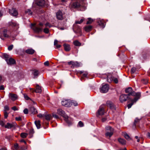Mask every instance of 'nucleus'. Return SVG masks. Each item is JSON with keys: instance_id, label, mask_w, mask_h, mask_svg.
<instances>
[{"instance_id": "nucleus-1", "label": "nucleus", "mask_w": 150, "mask_h": 150, "mask_svg": "<svg viewBox=\"0 0 150 150\" xmlns=\"http://www.w3.org/2000/svg\"><path fill=\"white\" fill-rule=\"evenodd\" d=\"M125 92L126 93H128L127 95L128 96L130 95L135 96L134 98H139L140 97L141 94L139 92L136 93L134 91H133L132 88L131 87H129L127 88L125 90Z\"/></svg>"}, {"instance_id": "nucleus-2", "label": "nucleus", "mask_w": 150, "mask_h": 150, "mask_svg": "<svg viewBox=\"0 0 150 150\" xmlns=\"http://www.w3.org/2000/svg\"><path fill=\"white\" fill-rule=\"evenodd\" d=\"M43 26V24L40 23L37 26H35V24H32L31 25V28L35 32L39 33L42 31Z\"/></svg>"}, {"instance_id": "nucleus-3", "label": "nucleus", "mask_w": 150, "mask_h": 150, "mask_svg": "<svg viewBox=\"0 0 150 150\" xmlns=\"http://www.w3.org/2000/svg\"><path fill=\"white\" fill-rule=\"evenodd\" d=\"M106 133L105 135L106 137H110L113 135L114 129L110 126H107L105 127Z\"/></svg>"}, {"instance_id": "nucleus-4", "label": "nucleus", "mask_w": 150, "mask_h": 150, "mask_svg": "<svg viewBox=\"0 0 150 150\" xmlns=\"http://www.w3.org/2000/svg\"><path fill=\"white\" fill-rule=\"evenodd\" d=\"M106 76L107 77V81L108 82L110 83L112 81H113L116 83H118V79L117 78H114L112 77L111 74H108L107 75H106Z\"/></svg>"}, {"instance_id": "nucleus-5", "label": "nucleus", "mask_w": 150, "mask_h": 150, "mask_svg": "<svg viewBox=\"0 0 150 150\" xmlns=\"http://www.w3.org/2000/svg\"><path fill=\"white\" fill-rule=\"evenodd\" d=\"M83 0H75V1L71 5L72 8H78L83 3Z\"/></svg>"}, {"instance_id": "nucleus-6", "label": "nucleus", "mask_w": 150, "mask_h": 150, "mask_svg": "<svg viewBox=\"0 0 150 150\" xmlns=\"http://www.w3.org/2000/svg\"><path fill=\"white\" fill-rule=\"evenodd\" d=\"M109 88V86L107 84L103 83L102 85V87L100 88V91L102 93H106L108 91Z\"/></svg>"}, {"instance_id": "nucleus-7", "label": "nucleus", "mask_w": 150, "mask_h": 150, "mask_svg": "<svg viewBox=\"0 0 150 150\" xmlns=\"http://www.w3.org/2000/svg\"><path fill=\"white\" fill-rule=\"evenodd\" d=\"M57 113L63 117L65 119V120L68 123V116L65 114V112L61 109H59L57 110Z\"/></svg>"}, {"instance_id": "nucleus-8", "label": "nucleus", "mask_w": 150, "mask_h": 150, "mask_svg": "<svg viewBox=\"0 0 150 150\" xmlns=\"http://www.w3.org/2000/svg\"><path fill=\"white\" fill-rule=\"evenodd\" d=\"M68 64L69 65H71V67L72 68L79 67L81 64V63L77 61H70L68 62Z\"/></svg>"}, {"instance_id": "nucleus-9", "label": "nucleus", "mask_w": 150, "mask_h": 150, "mask_svg": "<svg viewBox=\"0 0 150 150\" xmlns=\"http://www.w3.org/2000/svg\"><path fill=\"white\" fill-rule=\"evenodd\" d=\"M62 105L65 107H69L71 106V101L69 100H63L61 102Z\"/></svg>"}, {"instance_id": "nucleus-10", "label": "nucleus", "mask_w": 150, "mask_h": 150, "mask_svg": "<svg viewBox=\"0 0 150 150\" xmlns=\"http://www.w3.org/2000/svg\"><path fill=\"white\" fill-rule=\"evenodd\" d=\"M64 13L61 11L59 10L56 13L57 18L59 20H62L64 18Z\"/></svg>"}, {"instance_id": "nucleus-11", "label": "nucleus", "mask_w": 150, "mask_h": 150, "mask_svg": "<svg viewBox=\"0 0 150 150\" xmlns=\"http://www.w3.org/2000/svg\"><path fill=\"white\" fill-rule=\"evenodd\" d=\"M128 98L129 100L131 99L128 95L125 94L122 95L120 97V100L121 103L126 101Z\"/></svg>"}, {"instance_id": "nucleus-12", "label": "nucleus", "mask_w": 150, "mask_h": 150, "mask_svg": "<svg viewBox=\"0 0 150 150\" xmlns=\"http://www.w3.org/2000/svg\"><path fill=\"white\" fill-rule=\"evenodd\" d=\"M30 89L32 92H35L37 93H41L42 92L41 87L38 84L36 85V90L33 88H30Z\"/></svg>"}, {"instance_id": "nucleus-13", "label": "nucleus", "mask_w": 150, "mask_h": 150, "mask_svg": "<svg viewBox=\"0 0 150 150\" xmlns=\"http://www.w3.org/2000/svg\"><path fill=\"white\" fill-rule=\"evenodd\" d=\"M8 97L9 98L13 101H15L18 99L17 95L12 93H9Z\"/></svg>"}, {"instance_id": "nucleus-14", "label": "nucleus", "mask_w": 150, "mask_h": 150, "mask_svg": "<svg viewBox=\"0 0 150 150\" xmlns=\"http://www.w3.org/2000/svg\"><path fill=\"white\" fill-rule=\"evenodd\" d=\"M107 104L108 106L112 111L115 110V107L114 105L111 102L108 101L107 102Z\"/></svg>"}, {"instance_id": "nucleus-15", "label": "nucleus", "mask_w": 150, "mask_h": 150, "mask_svg": "<svg viewBox=\"0 0 150 150\" xmlns=\"http://www.w3.org/2000/svg\"><path fill=\"white\" fill-rule=\"evenodd\" d=\"M139 98H134L133 99H130V100L132 102L131 103L129 104L128 105L127 107L128 109L131 108L132 106V105L133 104L136 102L138 100V99Z\"/></svg>"}, {"instance_id": "nucleus-16", "label": "nucleus", "mask_w": 150, "mask_h": 150, "mask_svg": "<svg viewBox=\"0 0 150 150\" xmlns=\"http://www.w3.org/2000/svg\"><path fill=\"white\" fill-rule=\"evenodd\" d=\"M7 30L4 28H1L0 29V33L3 35L4 37H7L8 35L7 34Z\"/></svg>"}, {"instance_id": "nucleus-17", "label": "nucleus", "mask_w": 150, "mask_h": 150, "mask_svg": "<svg viewBox=\"0 0 150 150\" xmlns=\"http://www.w3.org/2000/svg\"><path fill=\"white\" fill-rule=\"evenodd\" d=\"M17 125V124L15 123H8L5 126L6 128H11L12 127H15Z\"/></svg>"}, {"instance_id": "nucleus-18", "label": "nucleus", "mask_w": 150, "mask_h": 150, "mask_svg": "<svg viewBox=\"0 0 150 150\" xmlns=\"http://www.w3.org/2000/svg\"><path fill=\"white\" fill-rule=\"evenodd\" d=\"M6 61L9 65L13 64L15 63V61L12 58L5 59Z\"/></svg>"}, {"instance_id": "nucleus-19", "label": "nucleus", "mask_w": 150, "mask_h": 150, "mask_svg": "<svg viewBox=\"0 0 150 150\" xmlns=\"http://www.w3.org/2000/svg\"><path fill=\"white\" fill-rule=\"evenodd\" d=\"M104 113V108L102 106H100L98 110L97 115H103Z\"/></svg>"}, {"instance_id": "nucleus-20", "label": "nucleus", "mask_w": 150, "mask_h": 150, "mask_svg": "<svg viewBox=\"0 0 150 150\" xmlns=\"http://www.w3.org/2000/svg\"><path fill=\"white\" fill-rule=\"evenodd\" d=\"M9 13L13 16H16L18 15L17 11L14 8L11 9H9Z\"/></svg>"}, {"instance_id": "nucleus-21", "label": "nucleus", "mask_w": 150, "mask_h": 150, "mask_svg": "<svg viewBox=\"0 0 150 150\" xmlns=\"http://www.w3.org/2000/svg\"><path fill=\"white\" fill-rule=\"evenodd\" d=\"M35 51L32 48L28 49L25 50V52L28 54H32L34 53Z\"/></svg>"}, {"instance_id": "nucleus-22", "label": "nucleus", "mask_w": 150, "mask_h": 150, "mask_svg": "<svg viewBox=\"0 0 150 150\" xmlns=\"http://www.w3.org/2000/svg\"><path fill=\"white\" fill-rule=\"evenodd\" d=\"M37 4L38 5L42 6L45 4V1L44 0H38Z\"/></svg>"}, {"instance_id": "nucleus-23", "label": "nucleus", "mask_w": 150, "mask_h": 150, "mask_svg": "<svg viewBox=\"0 0 150 150\" xmlns=\"http://www.w3.org/2000/svg\"><path fill=\"white\" fill-rule=\"evenodd\" d=\"M29 110L31 113L33 114H36L37 113V110L34 107H31L30 108Z\"/></svg>"}, {"instance_id": "nucleus-24", "label": "nucleus", "mask_w": 150, "mask_h": 150, "mask_svg": "<svg viewBox=\"0 0 150 150\" xmlns=\"http://www.w3.org/2000/svg\"><path fill=\"white\" fill-rule=\"evenodd\" d=\"M98 23L99 25H100L101 27L104 28L105 27V24L104 21L102 20H100L98 21Z\"/></svg>"}, {"instance_id": "nucleus-25", "label": "nucleus", "mask_w": 150, "mask_h": 150, "mask_svg": "<svg viewBox=\"0 0 150 150\" xmlns=\"http://www.w3.org/2000/svg\"><path fill=\"white\" fill-rule=\"evenodd\" d=\"M92 28V26L91 25H88L85 26L84 28V29L86 32H89L91 30Z\"/></svg>"}, {"instance_id": "nucleus-26", "label": "nucleus", "mask_w": 150, "mask_h": 150, "mask_svg": "<svg viewBox=\"0 0 150 150\" xmlns=\"http://www.w3.org/2000/svg\"><path fill=\"white\" fill-rule=\"evenodd\" d=\"M35 124L38 129H40V121L39 120H36L35 121Z\"/></svg>"}, {"instance_id": "nucleus-27", "label": "nucleus", "mask_w": 150, "mask_h": 150, "mask_svg": "<svg viewBox=\"0 0 150 150\" xmlns=\"http://www.w3.org/2000/svg\"><path fill=\"white\" fill-rule=\"evenodd\" d=\"M64 46L65 50L66 51H69L70 49V47L69 45L65 44L64 45Z\"/></svg>"}, {"instance_id": "nucleus-28", "label": "nucleus", "mask_w": 150, "mask_h": 150, "mask_svg": "<svg viewBox=\"0 0 150 150\" xmlns=\"http://www.w3.org/2000/svg\"><path fill=\"white\" fill-rule=\"evenodd\" d=\"M118 141L120 144L122 145L126 144V141L124 139L120 138L118 139Z\"/></svg>"}, {"instance_id": "nucleus-29", "label": "nucleus", "mask_w": 150, "mask_h": 150, "mask_svg": "<svg viewBox=\"0 0 150 150\" xmlns=\"http://www.w3.org/2000/svg\"><path fill=\"white\" fill-rule=\"evenodd\" d=\"M74 45L77 46H80L81 45V43L78 40H75L73 42Z\"/></svg>"}, {"instance_id": "nucleus-30", "label": "nucleus", "mask_w": 150, "mask_h": 150, "mask_svg": "<svg viewBox=\"0 0 150 150\" xmlns=\"http://www.w3.org/2000/svg\"><path fill=\"white\" fill-rule=\"evenodd\" d=\"M20 135L22 138H25L27 137L28 135V134L27 133L23 132L21 133Z\"/></svg>"}, {"instance_id": "nucleus-31", "label": "nucleus", "mask_w": 150, "mask_h": 150, "mask_svg": "<svg viewBox=\"0 0 150 150\" xmlns=\"http://www.w3.org/2000/svg\"><path fill=\"white\" fill-rule=\"evenodd\" d=\"M124 135L125 138L127 140H129L131 139V138L126 133H124Z\"/></svg>"}, {"instance_id": "nucleus-32", "label": "nucleus", "mask_w": 150, "mask_h": 150, "mask_svg": "<svg viewBox=\"0 0 150 150\" xmlns=\"http://www.w3.org/2000/svg\"><path fill=\"white\" fill-rule=\"evenodd\" d=\"M88 21L86 23L87 24H90L93 21V20L90 18H88Z\"/></svg>"}, {"instance_id": "nucleus-33", "label": "nucleus", "mask_w": 150, "mask_h": 150, "mask_svg": "<svg viewBox=\"0 0 150 150\" xmlns=\"http://www.w3.org/2000/svg\"><path fill=\"white\" fill-rule=\"evenodd\" d=\"M45 119L47 120H49L51 119V116L50 115H45Z\"/></svg>"}, {"instance_id": "nucleus-34", "label": "nucleus", "mask_w": 150, "mask_h": 150, "mask_svg": "<svg viewBox=\"0 0 150 150\" xmlns=\"http://www.w3.org/2000/svg\"><path fill=\"white\" fill-rule=\"evenodd\" d=\"M13 147L16 150H18V149L19 148V145L17 143H15L14 144Z\"/></svg>"}, {"instance_id": "nucleus-35", "label": "nucleus", "mask_w": 150, "mask_h": 150, "mask_svg": "<svg viewBox=\"0 0 150 150\" xmlns=\"http://www.w3.org/2000/svg\"><path fill=\"white\" fill-rule=\"evenodd\" d=\"M71 105H73L75 106L78 105V103L76 101L72 100L71 101Z\"/></svg>"}, {"instance_id": "nucleus-36", "label": "nucleus", "mask_w": 150, "mask_h": 150, "mask_svg": "<svg viewBox=\"0 0 150 150\" xmlns=\"http://www.w3.org/2000/svg\"><path fill=\"white\" fill-rule=\"evenodd\" d=\"M84 20V19L83 18L81 19L80 21H75V23L76 24H80L81 23H82L83 21Z\"/></svg>"}, {"instance_id": "nucleus-37", "label": "nucleus", "mask_w": 150, "mask_h": 150, "mask_svg": "<svg viewBox=\"0 0 150 150\" xmlns=\"http://www.w3.org/2000/svg\"><path fill=\"white\" fill-rule=\"evenodd\" d=\"M136 69L135 67H133L131 69V72L132 74H134L136 71Z\"/></svg>"}, {"instance_id": "nucleus-38", "label": "nucleus", "mask_w": 150, "mask_h": 150, "mask_svg": "<svg viewBox=\"0 0 150 150\" xmlns=\"http://www.w3.org/2000/svg\"><path fill=\"white\" fill-rule=\"evenodd\" d=\"M38 70H35L33 73V75L35 77L37 76L38 75Z\"/></svg>"}, {"instance_id": "nucleus-39", "label": "nucleus", "mask_w": 150, "mask_h": 150, "mask_svg": "<svg viewBox=\"0 0 150 150\" xmlns=\"http://www.w3.org/2000/svg\"><path fill=\"white\" fill-rule=\"evenodd\" d=\"M9 110V108L8 106H6L4 107V112L5 111L7 112V111H8Z\"/></svg>"}, {"instance_id": "nucleus-40", "label": "nucleus", "mask_w": 150, "mask_h": 150, "mask_svg": "<svg viewBox=\"0 0 150 150\" xmlns=\"http://www.w3.org/2000/svg\"><path fill=\"white\" fill-rule=\"evenodd\" d=\"M20 148L21 150H26L27 149V146H22Z\"/></svg>"}, {"instance_id": "nucleus-41", "label": "nucleus", "mask_w": 150, "mask_h": 150, "mask_svg": "<svg viewBox=\"0 0 150 150\" xmlns=\"http://www.w3.org/2000/svg\"><path fill=\"white\" fill-rule=\"evenodd\" d=\"M44 32L45 33L47 34L49 33V30L47 28H45L43 30Z\"/></svg>"}, {"instance_id": "nucleus-42", "label": "nucleus", "mask_w": 150, "mask_h": 150, "mask_svg": "<svg viewBox=\"0 0 150 150\" xmlns=\"http://www.w3.org/2000/svg\"><path fill=\"white\" fill-rule=\"evenodd\" d=\"M78 125L81 127H83V124L81 121H80L79 122Z\"/></svg>"}, {"instance_id": "nucleus-43", "label": "nucleus", "mask_w": 150, "mask_h": 150, "mask_svg": "<svg viewBox=\"0 0 150 150\" xmlns=\"http://www.w3.org/2000/svg\"><path fill=\"white\" fill-rule=\"evenodd\" d=\"M25 12L27 13H28L29 15H31L32 14L31 11V10L29 9H28L27 11H26Z\"/></svg>"}, {"instance_id": "nucleus-44", "label": "nucleus", "mask_w": 150, "mask_h": 150, "mask_svg": "<svg viewBox=\"0 0 150 150\" xmlns=\"http://www.w3.org/2000/svg\"><path fill=\"white\" fill-rule=\"evenodd\" d=\"M3 56L5 58V59H8L9 55H8L7 54H4L3 55Z\"/></svg>"}, {"instance_id": "nucleus-45", "label": "nucleus", "mask_w": 150, "mask_h": 150, "mask_svg": "<svg viewBox=\"0 0 150 150\" xmlns=\"http://www.w3.org/2000/svg\"><path fill=\"white\" fill-rule=\"evenodd\" d=\"M88 74V73L86 71H84V72L83 74V76L84 77H86Z\"/></svg>"}, {"instance_id": "nucleus-46", "label": "nucleus", "mask_w": 150, "mask_h": 150, "mask_svg": "<svg viewBox=\"0 0 150 150\" xmlns=\"http://www.w3.org/2000/svg\"><path fill=\"white\" fill-rule=\"evenodd\" d=\"M13 47V45H11L10 46H9L8 47V50L10 51L12 50Z\"/></svg>"}, {"instance_id": "nucleus-47", "label": "nucleus", "mask_w": 150, "mask_h": 150, "mask_svg": "<svg viewBox=\"0 0 150 150\" xmlns=\"http://www.w3.org/2000/svg\"><path fill=\"white\" fill-rule=\"evenodd\" d=\"M4 112V116L5 118H6L8 116V113L7 112L5 111Z\"/></svg>"}, {"instance_id": "nucleus-48", "label": "nucleus", "mask_w": 150, "mask_h": 150, "mask_svg": "<svg viewBox=\"0 0 150 150\" xmlns=\"http://www.w3.org/2000/svg\"><path fill=\"white\" fill-rule=\"evenodd\" d=\"M38 117L40 118H42L43 117H45V115H42L41 114H39L37 115Z\"/></svg>"}, {"instance_id": "nucleus-49", "label": "nucleus", "mask_w": 150, "mask_h": 150, "mask_svg": "<svg viewBox=\"0 0 150 150\" xmlns=\"http://www.w3.org/2000/svg\"><path fill=\"white\" fill-rule=\"evenodd\" d=\"M15 119L16 120L18 121L21 120L22 119L21 117H16L15 118Z\"/></svg>"}, {"instance_id": "nucleus-50", "label": "nucleus", "mask_w": 150, "mask_h": 150, "mask_svg": "<svg viewBox=\"0 0 150 150\" xmlns=\"http://www.w3.org/2000/svg\"><path fill=\"white\" fill-rule=\"evenodd\" d=\"M52 116L53 117L56 118H59V117L55 113H53L52 114Z\"/></svg>"}, {"instance_id": "nucleus-51", "label": "nucleus", "mask_w": 150, "mask_h": 150, "mask_svg": "<svg viewBox=\"0 0 150 150\" xmlns=\"http://www.w3.org/2000/svg\"><path fill=\"white\" fill-rule=\"evenodd\" d=\"M24 113L25 114H27L28 113V110L27 109H25L23 110Z\"/></svg>"}, {"instance_id": "nucleus-52", "label": "nucleus", "mask_w": 150, "mask_h": 150, "mask_svg": "<svg viewBox=\"0 0 150 150\" xmlns=\"http://www.w3.org/2000/svg\"><path fill=\"white\" fill-rule=\"evenodd\" d=\"M4 123L3 121H0V125L2 126H4Z\"/></svg>"}, {"instance_id": "nucleus-53", "label": "nucleus", "mask_w": 150, "mask_h": 150, "mask_svg": "<svg viewBox=\"0 0 150 150\" xmlns=\"http://www.w3.org/2000/svg\"><path fill=\"white\" fill-rule=\"evenodd\" d=\"M12 109L14 111L17 110H18V108L16 106L12 107Z\"/></svg>"}, {"instance_id": "nucleus-54", "label": "nucleus", "mask_w": 150, "mask_h": 150, "mask_svg": "<svg viewBox=\"0 0 150 150\" xmlns=\"http://www.w3.org/2000/svg\"><path fill=\"white\" fill-rule=\"evenodd\" d=\"M44 64L46 66H48L49 65V62L48 61H46L44 62Z\"/></svg>"}, {"instance_id": "nucleus-55", "label": "nucleus", "mask_w": 150, "mask_h": 150, "mask_svg": "<svg viewBox=\"0 0 150 150\" xmlns=\"http://www.w3.org/2000/svg\"><path fill=\"white\" fill-rule=\"evenodd\" d=\"M58 40H55L54 41V45H57L58 44L57 43H58Z\"/></svg>"}, {"instance_id": "nucleus-56", "label": "nucleus", "mask_w": 150, "mask_h": 150, "mask_svg": "<svg viewBox=\"0 0 150 150\" xmlns=\"http://www.w3.org/2000/svg\"><path fill=\"white\" fill-rule=\"evenodd\" d=\"M20 142H23L25 144H27V143H26V142H25V141L23 139H22L21 140H20Z\"/></svg>"}, {"instance_id": "nucleus-57", "label": "nucleus", "mask_w": 150, "mask_h": 150, "mask_svg": "<svg viewBox=\"0 0 150 150\" xmlns=\"http://www.w3.org/2000/svg\"><path fill=\"white\" fill-rule=\"evenodd\" d=\"M4 88L3 86H0V90H4Z\"/></svg>"}, {"instance_id": "nucleus-58", "label": "nucleus", "mask_w": 150, "mask_h": 150, "mask_svg": "<svg viewBox=\"0 0 150 150\" xmlns=\"http://www.w3.org/2000/svg\"><path fill=\"white\" fill-rule=\"evenodd\" d=\"M45 25L46 26V27L48 26L50 27H51L50 25V24L49 23H46V24H45Z\"/></svg>"}, {"instance_id": "nucleus-59", "label": "nucleus", "mask_w": 150, "mask_h": 150, "mask_svg": "<svg viewBox=\"0 0 150 150\" xmlns=\"http://www.w3.org/2000/svg\"><path fill=\"white\" fill-rule=\"evenodd\" d=\"M24 98L26 100H28L29 99V97L27 95H24Z\"/></svg>"}, {"instance_id": "nucleus-60", "label": "nucleus", "mask_w": 150, "mask_h": 150, "mask_svg": "<svg viewBox=\"0 0 150 150\" xmlns=\"http://www.w3.org/2000/svg\"><path fill=\"white\" fill-rule=\"evenodd\" d=\"M55 46L57 48H59L60 47H61V45H60L57 44Z\"/></svg>"}, {"instance_id": "nucleus-61", "label": "nucleus", "mask_w": 150, "mask_h": 150, "mask_svg": "<svg viewBox=\"0 0 150 150\" xmlns=\"http://www.w3.org/2000/svg\"><path fill=\"white\" fill-rule=\"evenodd\" d=\"M107 119L106 118H103L102 119V121L103 122H105L106 120Z\"/></svg>"}, {"instance_id": "nucleus-62", "label": "nucleus", "mask_w": 150, "mask_h": 150, "mask_svg": "<svg viewBox=\"0 0 150 150\" xmlns=\"http://www.w3.org/2000/svg\"><path fill=\"white\" fill-rule=\"evenodd\" d=\"M147 137L150 138V133H148L147 134Z\"/></svg>"}, {"instance_id": "nucleus-63", "label": "nucleus", "mask_w": 150, "mask_h": 150, "mask_svg": "<svg viewBox=\"0 0 150 150\" xmlns=\"http://www.w3.org/2000/svg\"><path fill=\"white\" fill-rule=\"evenodd\" d=\"M85 71H79V73L80 74H83V73Z\"/></svg>"}, {"instance_id": "nucleus-64", "label": "nucleus", "mask_w": 150, "mask_h": 150, "mask_svg": "<svg viewBox=\"0 0 150 150\" xmlns=\"http://www.w3.org/2000/svg\"><path fill=\"white\" fill-rule=\"evenodd\" d=\"M2 13L0 11V17L2 16Z\"/></svg>"}]
</instances>
